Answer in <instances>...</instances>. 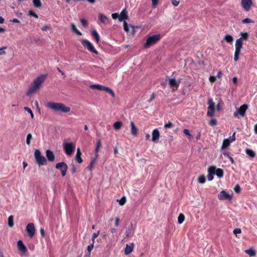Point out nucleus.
<instances>
[{
  "instance_id": "f257e3e1",
  "label": "nucleus",
  "mask_w": 257,
  "mask_h": 257,
  "mask_svg": "<svg viewBox=\"0 0 257 257\" xmlns=\"http://www.w3.org/2000/svg\"><path fill=\"white\" fill-rule=\"evenodd\" d=\"M47 78V75H41L35 78L31 86L28 89L26 95L30 96L34 93L37 90L39 89L42 83L44 82Z\"/></svg>"
},
{
  "instance_id": "f03ea898",
  "label": "nucleus",
  "mask_w": 257,
  "mask_h": 257,
  "mask_svg": "<svg viewBox=\"0 0 257 257\" xmlns=\"http://www.w3.org/2000/svg\"><path fill=\"white\" fill-rule=\"evenodd\" d=\"M46 106L55 111H58L63 113L68 112L71 110L70 107L67 106L62 103L50 102L47 104Z\"/></svg>"
},
{
  "instance_id": "7ed1b4c3",
  "label": "nucleus",
  "mask_w": 257,
  "mask_h": 257,
  "mask_svg": "<svg viewBox=\"0 0 257 257\" xmlns=\"http://www.w3.org/2000/svg\"><path fill=\"white\" fill-rule=\"evenodd\" d=\"M34 157L37 163L39 166L46 165L47 164V160L45 157L42 155L40 150H35L34 153Z\"/></svg>"
},
{
  "instance_id": "20e7f679",
  "label": "nucleus",
  "mask_w": 257,
  "mask_h": 257,
  "mask_svg": "<svg viewBox=\"0 0 257 257\" xmlns=\"http://www.w3.org/2000/svg\"><path fill=\"white\" fill-rule=\"evenodd\" d=\"M161 39L160 34H156L151 36H148L146 40V42L144 45L146 48H148L150 46L156 43Z\"/></svg>"
},
{
  "instance_id": "39448f33",
  "label": "nucleus",
  "mask_w": 257,
  "mask_h": 257,
  "mask_svg": "<svg viewBox=\"0 0 257 257\" xmlns=\"http://www.w3.org/2000/svg\"><path fill=\"white\" fill-rule=\"evenodd\" d=\"M208 111L207 115L209 117H213L214 114L215 104L211 98L208 99Z\"/></svg>"
},
{
  "instance_id": "423d86ee",
  "label": "nucleus",
  "mask_w": 257,
  "mask_h": 257,
  "mask_svg": "<svg viewBox=\"0 0 257 257\" xmlns=\"http://www.w3.org/2000/svg\"><path fill=\"white\" fill-rule=\"evenodd\" d=\"M170 87L173 91L177 90L180 83V81H177L174 78H168L166 80Z\"/></svg>"
},
{
  "instance_id": "0eeeda50",
  "label": "nucleus",
  "mask_w": 257,
  "mask_h": 257,
  "mask_svg": "<svg viewBox=\"0 0 257 257\" xmlns=\"http://www.w3.org/2000/svg\"><path fill=\"white\" fill-rule=\"evenodd\" d=\"M56 168L61 170V174L63 177L65 176L68 169V166L65 162H60L57 163L55 166Z\"/></svg>"
},
{
  "instance_id": "6e6552de",
  "label": "nucleus",
  "mask_w": 257,
  "mask_h": 257,
  "mask_svg": "<svg viewBox=\"0 0 257 257\" xmlns=\"http://www.w3.org/2000/svg\"><path fill=\"white\" fill-rule=\"evenodd\" d=\"M82 45L86 47L88 50L90 52L95 53V54H98V52L94 49L92 44L87 40H82L81 41Z\"/></svg>"
},
{
  "instance_id": "1a4fd4ad",
  "label": "nucleus",
  "mask_w": 257,
  "mask_h": 257,
  "mask_svg": "<svg viewBox=\"0 0 257 257\" xmlns=\"http://www.w3.org/2000/svg\"><path fill=\"white\" fill-rule=\"evenodd\" d=\"M248 108V105L247 104H243L239 108L237 109L236 111L234 112V116L237 117L238 114H240L241 116L245 115V112Z\"/></svg>"
},
{
  "instance_id": "9d476101",
  "label": "nucleus",
  "mask_w": 257,
  "mask_h": 257,
  "mask_svg": "<svg viewBox=\"0 0 257 257\" xmlns=\"http://www.w3.org/2000/svg\"><path fill=\"white\" fill-rule=\"evenodd\" d=\"M26 230L30 238H32L36 232V229L33 223H29L26 228Z\"/></svg>"
},
{
  "instance_id": "9b49d317",
  "label": "nucleus",
  "mask_w": 257,
  "mask_h": 257,
  "mask_svg": "<svg viewBox=\"0 0 257 257\" xmlns=\"http://www.w3.org/2000/svg\"><path fill=\"white\" fill-rule=\"evenodd\" d=\"M252 4V0H241V5L246 12L250 10Z\"/></svg>"
},
{
  "instance_id": "f8f14e48",
  "label": "nucleus",
  "mask_w": 257,
  "mask_h": 257,
  "mask_svg": "<svg viewBox=\"0 0 257 257\" xmlns=\"http://www.w3.org/2000/svg\"><path fill=\"white\" fill-rule=\"evenodd\" d=\"M235 51L234 53V60L235 61H237L239 59V56L240 53L241 49L242 47V45L239 43V41L235 42Z\"/></svg>"
},
{
  "instance_id": "ddd939ff",
  "label": "nucleus",
  "mask_w": 257,
  "mask_h": 257,
  "mask_svg": "<svg viewBox=\"0 0 257 257\" xmlns=\"http://www.w3.org/2000/svg\"><path fill=\"white\" fill-rule=\"evenodd\" d=\"M74 147L71 143L64 144V149L66 154L71 155L74 151Z\"/></svg>"
},
{
  "instance_id": "4468645a",
  "label": "nucleus",
  "mask_w": 257,
  "mask_h": 257,
  "mask_svg": "<svg viewBox=\"0 0 257 257\" xmlns=\"http://www.w3.org/2000/svg\"><path fill=\"white\" fill-rule=\"evenodd\" d=\"M208 175L207 179L209 181H211L213 179V175L215 173V166H211L208 168Z\"/></svg>"
},
{
  "instance_id": "2eb2a0df",
  "label": "nucleus",
  "mask_w": 257,
  "mask_h": 257,
  "mask_svg": "<svg viewBox=\"0 0 257 257\" xmlns=\"http://www.w3.org/2000/svg\"><path fill=\"white\" fill-rule=\"evenodd\" d=\"M218 198L219 200L231 199L232 198V196H230L229 194L227 193L226 191L223 190L221 191L218 195Z\"/></svg>"
},
{
  "instance_id": "dca6fc26",
  "label": "nucleus",
  "mask_w": 257,
  "mask_h": 257,
  "mask_svg": "<svg viewBox=\"0 0 257 257\" xmlns=\"http://www.w3.org/2000/svg\"><path fill=\"white\" fill-rule=\"evenodd\" d=\"M123 27H124V30L125 32H131L132 34H133V35L135 34V27L134 26H128L127 24V23L124 21H123Z\"/></svg>"
},
{
  "instance_id": "f3484780",
  "label": "nucleus",
  "mask_w": 257,
  "mask_h": 257,
  "mask_svg": "<svg viewBox=\"0 0 257 257\" xmlns=\"http://www.w3.org/2000/svg\"><path fill=\"white\" fill-rule=\"evenodd\" d=\"M240 35L241 37L240 38H239V39H237L236 41V42H237V41H239V43H240L241 44V45H242V44H243L242 41L243 40H247L248 38L249 35H248V33L247 32H245V33L241 32L240 33Z\"/></svg>"
},
{
  "instance_id": "a211bd4d",
  "label": "nucleus",
  "mask_w": 257,
  "mask_h": 257,
  "mask_svg": "<svg viewBox=\"0 0 257 257\" xmlns=\"http://www.w3.org/2000/svg\"><path fill=\"white\" fill-rule=\"evenodd\" d=\"M46 156L49 161L53 162L55 160V157L52 151L50 150H46Z\"/></svg>"
},
{
  "instance_id": "6ab92c4d",
  "label": "nucleus",
  "mask_w": 257,
  "mask_h": 257,
  "mask_svg": "<svg viewBox=\"0 0 257 257\" xmlns=\"http://www.w3.org/2000/svg\"><path fill=\"white\" fill-rule=\"evenodd\" d=\"M160 134V132L158 129H155L152 132V141L154 142H156L158 141Z\"/></svg>"
},
{
  "instance_id": "aec40b11",
  "label": "nucleus",
  "mask_w": 257,
  "mask_h": 257,
  "mask_svg": "<svg viewBox=\"0 0 257 257\" xmlns=\"http://www.w3.org/2000/svg\"><path fill=\"white\" fill-rule=\"evenodd\" d=\"M18 247L20 251L23 253H25L27 251L26 246L24 245L21 240H19L17 242Z\"/></svg>"
},
{
  "instance_id": "412c9836",
  "label": "nucleus",
  "mask_w": 257,
  "mask_h": 257,
  "mask_svg": "<svg viewBox=\"0 0 257 257\" xmlns=\"http://www.w3.org/2000/svg\"><path fill=\"white\" fill-rule=\"evenodd\" d=\"M134 247V244L133 242L130 243V244H127L124 249L125 254L128 255L130 254L132 252Z\"/></svg>"
},
{
  "instance_id": "4be33fe9",
  "label": "nucleus",
  "mask_w": 257,
  "mask_h": 257,
  "mask_svg": "<svg viewBox=\"0 0 257 257\" xmlns=\"http://www.w3.org/2000/svg\"><path fill=\"white\" fill-rule=\"evenodd\" d=\"M128 18V16L127 14V11L125 9H123L120 15L118 16V20L120 22L124 21V20L127 19Z\"/></svg>"
},
{
  "instance_id": "5701e85b",
  "label": "nucleus",
  "mask_w": 257,
  "mask_h": 257,
  "mask_svg": "<svg viewBox=\"0 0 257 257\" xmlns=\"http://www.w3.org/2000/svg\"><path fill=\"white\" fill-rule=\"evenodd\" d=\"M131 134L133 136H136L138 135L139 130L135 124L134 121L131 122Z\"/></svg>"
},
{
  "instance_id": "b1692460",
  "label": "nucleus",
  "mask_w": 257,
  "mask_h": 257,
  "mask_svg": "<svg viewBox=\"0 0 257 257\" xmlns=\"http://www.w3.org/2000/svg\"><path fill=\"white\" fill-rule=\"evenodd\" d=\"M81 152L80 148H78L77 149V152L75 156V160L79 164H81L82 162V159L81 158Z\"/></svg>"
},
{
  "instance_id": "393cba45",
  "label": "nucleus",
  "mask_w": 257,
  "mask_h": 257,
  "mask_svg": "<svg viewBox=\"0 0 257 257\" xmlns=\"http://www.w3.org/2000/svg\"><path fill=\"white\" fill-rule=\"evenodd\" d=\"M98 19L101 23H105L108 21L107 17L102 13L98 14Z\"/></svg>"
},
{
  "instance_id": "a878e982",
  "label": "nucleus",
  "mask_w": 257,
  "mask_h": 257,
  "mask_svg": "<svg viewBox=\"0 0 257 257\" xmlns=\"http://www.w3.org/2000/svg\"><path fill=\"white\" fill-rule=\"evenodd\" d=\"M230 143L231 141H230L229 139H224L223 141L221 149L222 150L226 149L230 145Z\"/></svg>"
},
{
  "instance_id": "bb28decb",
  "label": "nucleus",
  "mask_w": 257,
  "mask_h": 257,
  "mask_svg": "<svg viewBox=\"0 0 257 257\" xmlns=\"http://www.w3.org/2000/svg\"><path fill=\"white\" fill-rule=\"evenodd\" d=\"M223 174H224V172L222 169H220V168L216 169V167H215V174H216L218 177L222 178L223 176Z\"/></svg>"
},
{
  "instance_id": "cd10ccee",
  "label": "nucleus",
  "mask_w": 257,
  "mask_h": 257,
  "mask_svg": "<svg viewBox=\"0 0 257 257\" xmlns=\"http://www.w3.org/2000/svg\"><path fill=\"white\" fill-rule=\"evenodd\" d=\"M92 35L96 40L97 43H98L99 42V36L96 30H93L92 31Z\"/></svg>"
},
{
  "instance_id": "c85d7f7f",
  "label": "nucleus",
  "mask_w": 257,
  "mask_h": 257,
  "mask_svg": "<svg viewBox=\"0 0 257 257\" xmlns=\"http://www.w3.org/2000/svg\"><path fill=\"white\" fill-rule=\"evenodd\" d=\"M245 152L247 155L251 158H254L255 156V154L253 151L249 149H246Z\"/></svg>"
},
{
  "instance_id": "c756f323",
  "label": "nucleus",
  "mask_w": 257,
  "mask_h": 257,
  "mask_svg": "<svg viewBox=\"0 0 257 257\" xmlns=\"http://www.w3.org/2000/svg\"><path fill=\"white\" fill-rule=\"evenodd\" d=\"M122 125V123L121 121H116L113 124V127L115 130H118L121 128Z\"/></svg>"
},
{
  "instance_id": "7c9ffc66",
  "label": "nucleus",
  "mask_w": 257,
  "mask_h": 257,
  "mask_svg": "<svg viewBox=\"0 0 257 257\" xmlns=\"http://www.w3.org/2000/svg\"><path fill=\"white\" fill-rule=\"evenodd\" d=\"M224 40H225L228 43H231L233 41V38L230 35H226L224 38Z\"/></svg>"
},
{
  "instance_id": "2f4dec72",
  "label": "nucleus",
  "mask_w": 257,
  "mask_h": 257,
  "mask_svg": "<svg viewBox=\"0 0 257 257\" xmlns=\"http://www.w3.org/2000/svg\"><path fill=\"white\" fill-rule=\"evenodd\" d=\"M245 252L248 254L250 256H254L255 255V251L254 249L250 248L245 250Z\"/></svg>"
},
{
  "instance_id": "473e14b6",
  "label": "nucleus",
  "mask_w": 257,
  "mask_h": 257,
  "mask_svg": "<svg viewBox=\"0 0 257 257\" xmlns=\"http://www.w3.org/2000/svg\"><path fill=\"white\" fill-rule=\"evenodd\" d=\"M8 225L10 227L14 226V217L13 215H11L8 218Z\"/></svg>"
},
{
  "instance_id": "72a5a7b5",
  "label": "nucleus",
  "mask_w": 257,
  "mask_h": 257,
  "mask_svg": "<svg viewBox=\"0 0 257 257\" xmlns=\"http://www.w3.org/2000/svg\"><path fill=\"white\" fill-rule=\"evenodd\" d=\"M34 6L37 8L41 7L42 4L40 0H33Z\"/></svg>"
},
{
  "instance_id": "f704fd0d",
  "label": "nucleus",
  "mask_w": 257,
  "mask_h": 257,
  "mask_svg": "<svg viewBox=\"0 0 257 257\" xmlns=\"http://www.w3.org/2000/svg\"><path fill=\"white\" fill-rule=\"evenodd\" d=\"M71 26L72 29L74 33L79 36L82 35V33L77 29L75 25L74 24H71Z\"/></svg>"
},
{
  "instance_id": "c9c22d12",
  "label": "nucleus",
  "mask_w": 257,
  "mask_h": 257,
  "mask_svg": "<svg viewBox=\"0 0 257 257\" xmlns=\"http://www.w3.org/2000/svg\"><path fill=\"white\" fill-rule=\"evenodd\" d=\"M206 179L204 175H200L198 178V182L200 184H203L205 182Z\"/></svg>"
},
{
  "instance_id": "e433bc0d",
  "label": "nucleus",
  "mask_w": 257,
  "mask_h": 257,
  "mask_svg": "<svg viewBox=\"0 0 257 257\" xmlns=\"http://www.w3.org/2000/svg\"><path fill=\"white\" fill-rule=\"evenodd\" d=\"M33 137L31 134H29L27 136L26 139V143L28 145H30L31 144V140H32Z\"/></svg>"
},
{
  "instance_id": "4c0bfd02",
  "label": "nucleus",
  "mask_w": 257,
  "mask_h": 257,
  "mask_svg": "<svg viewBox=\"0 0 257 257\" xmlns=\"http://www.w3.org/2000/svg\"><path fill=\"white\" fill-rule=\"evenodd\" d=\"M184 219H185L184 215L182 213L180 214L178 216V223L179 224H181L184 221Z\"/></svg>"
},
{
  "instance_id": "58836bf2",
  "label": "nucleus",
  "mask_w": 257,
  "mask_h": 257,
  "mask_svg": "<svg viewBox=\"0 0 257 257\" xmlns=\"http://www.w3.org/2000/svg\"><path fill=\"white\" fill-rule=\"evenodd\" d=\"M104 91H106L107 92H108V93H109L110 94H111V95L113 97H115V94H114V93L113 92V91L110 89L109 88V87H105V89H104Z\"/></svg>"
},
{
  "instance_id": "ea45409f",
  "label": "nucleus",
  "mask_w": 257,
  "mask_h": 257,
  "mask_svg": "<svg viewBox=\"0 0 257 257\" xmlns=\"http://www.w3.org/2000/svg\"><path fill=\"white\" fill-rule=\"evenodd\" d=\"M101 146V140L100 139H98L97 141L96 147L95 149V152L96 153H98Z\"/></svg>"
},
{
  "instance_id": "a19ab883",
  "label": "nucleus",
  "mask_w": 257,
  "mask_h": 257,
  "mask_svg": "<svg viewBox=\"0 0 257 257\" xmlns=\"http://www.w3.org/2000/svg\"><path fill=\"white\" fill-rule=\"evenodd\" d=\"M183 133H184V134L185 135H186L188 137L189 139L191 140V139H193V136L190 134L188 130H187V129L184 130Z\"/></svg>"
},
{
  "instance_id": "79ce46f5",
  "label": "nucleus",
  "mask_w": 257,
  "mask_h": 257,
  "mask_svg": "<svg viewBox=\"0 0 257 257\" xmlns=\"http://www.w3.org/2000/svg\"><path fill=\"white\" fill-rule=\"evenodd\" d=\"M117 201L119 202V204L120 205H123L124 204V203L126 202V198L125 196H123L121 197V198L119 200H117Z\"/></svg>"
},
{
  "instance_id": "37998d69",
  "label": "nucleus",
  "mask_w": 257,
  "mask_h": 257,
  "mask_svg": "<svg viewBox=\"0 0 257 257\" xmlns=\"http://www.w3.org/2000/svg\"><path fill=\"white\" fill-rule=\"evenodd\" d=\"M242 23L243 24L246 23H254V21L250 19L245 18L242 20Z\"/></svg>"
},
{
  "instance_id": "c03bdc74",
  "label": "nucleus",
  "mask_w": 257,
  "mask_h": 257,
  "mask_svg": "<svg viewBox=\"0 0 257 257\" xmlns=\"http://www.w3.org/2000/svg\"><path fill=\"white\" fill-rule=\"evenodd\" d=\"M132 228H133V224H131V227L126 230L125 234H126V237H129L131 235V233H132Z\"/></svg>"
},
{
  "instance_id": "a18cd8bd",
  "label": "nucleus",
  "mask_w": 257,
  "mask_h": 257,
  "mask_svg": "<svg viewBox=\"0 0 257 257\" xmlns=\"http://www.w3.org/2000/svg\"><path fill=\"white\" fill-rule=\"evenodd\" d=\"M24 109L27 111L28 112H29V113H30L31 114V116L32 117V118H34V114L32 111V110L29 108L28 107H24Z\"/></svg>"
},
{
  "instance_id": "49530a36",
  "label": "nucleus",
  "mask_w": 257,
  "mask_h": 257,
  "mask_svg": "<svg viewBox=\"0 0 257 257\" xmlns=\"http://www.w3.org/2000/svg\"><path fill=\"white\" fill-rule=\"evenodd\" d=\"M28 15L30 16H33L36 18H38V16L33 10H30Z\"/></svg>"
},
{
  "instance_id": "de8ad7c7",
  "label": "nucleus",
  "mask_w": 257,
  "mask_h": 257,
  "mask_svg": "<svg viewBox=\"0 0 257 257\" xmlns=\"http://www.w3.org/2000/svg\"><path fill=\"white\" fill-rule=\"evenodd\" d=\"M95 159L94 158L93 159L91 162H90V165H89V166L88 167V168L89 170H91L93 168V164H95Z\"/></svg>"
},
{
  "instance_id": "09e8293b",
  "label": "nucleus",
  "mask_w": 257,
  "mask_h": 257,
  "mask_svg": "<svg viewBox=\"0 0 257 257\" xmlns=\"http://www.w3.org/2000/svg\"><path fill=\"white\" fill-rule=\"evenodd\" d=\"M80 22L81 23V25L84 26V27H86L87 26V21L85 19H81L80 20Z\"/></svg>"
},
{
  "instance_id": "8fccbe9b",
  "label": "nucleus",
  "mask_w": 257,
  "mask_h": 257,
  "mask_svg": "<svg viewBox=\"0 0 257 257\" xmlns=\"http://www.w3.org/2000/svg\"><path fill=\"white\" fill-rule=\"evenodd\" d=\"M99 234V231H98L96 233H94L92 236V242H94V239H95V238H96Z\"/></svg>"
},
{
  "instance_id": "3c124183",
  "label": "nucleus",
  "mask_w": 257,
  "mask_h": 257,
  "mask_svg": "<svg viewBox=\"0 0 257 257\" xmlns=\"http://www.w3.org/2000/svg\"><path fill=\"white\" fill-rule=\"evenodd\" d=\"M173 126V123L169 121L167 123H166L165 124L164 127L165 128H169L172 127Z\"/></svg>"
},
{
  "instance_id": "603ef678",
  "label": "nucleus",
  "mask_w": 257,
  "mask_h": 257,
  "mask_svg": "<svg viewBox=\"0 0 257 257\" xmlns=\"http://www.w3.org/2000/svg\"><path fill=\"white\" fill-rule=\"evenodd\" d=\"M234 190L237 193H239L240 192L241 188L239 185L237 184L235 185Z\"/></svg>"
},
{
  "instance_id": "864d4df0",
  "label": "nucleus",
  "mask_w": 257,
  "mask_h": 257,
  "mask_svg": "<svg viewBox=\"0 0 257 257\" xmlns=\"http://www.w3.org/2000/svg\"><path fill=\"white\" fill-rule=\"evenodd\" d=\"M100 85L99 84H92L90 85V88L92 89H95L99 90Z\"/></svg>"
},
{
  "instance_id": "5fc2aeb1",
  "label": "nucleus",
  "mask_w": 257,
  "mask_h": 257,
  "mask_svg": "<svg viewBox=\"0 0 257 257\" xmlns=\"http://www.w3.org/2000/svg\"><path fill=\"white\" fill-rule=\"evenodd\" d=\"M233 232L234 234H235L236 235L237 234H239L241 232V230L240 228H237L233 230Z\"/></svg>"
},
{
  "instance_id": "6e6d98bb",
  "label": "nucleus",
  "mask_w": 257,
  "mask_h": 257,
  "mask_svg": "<svg viewBox=\"0 0 257 257\" xmlns=\"http://www.w3.org/2000/svg\"><path fill=\"white\" fill-rule=\"evenodd\" d=\"M94 246V242H92V243L87 246V250L90 254L91 251L93 249Z\"/></svg>"
},
{
  "instance_id": "4d7b16f0",
  "label": "nucleus",
  "mask_w": 257,
  "mask_h": 257,
  "mask_svg": "<svg viewBox=\"0 0 257 257\" xmlns=\"http://www.w3.org/2000/svg\"><path fill=\"white\" fill-rule=\"evenodd\" d=\"M7 49V47L6 46H5V47H3L2 48H0V55H5L6 54V52L5 51H4V50Z\"/></svg>"
},
{
  "instance_id": "13d9d810",
  "label": "nucleus",
  "mask_w": 257,
  "mask_h": 257,
  "mask_svg": "<svg viewBox=\"0 0 257 257\" xmlns=\"http://www.w3.org/2000/svg\"><path fill=\"white\" fill-rule=\"evenodd\" d=\"M216 123H217V121L215 119H212L209 122V124L211 126L215 125L216 124Z\"/></svg>"
},
{
  "instance_id": "bf43d9fd",
  "label": "nucleus",
  "mask_w": 257,
  "mask_h": 257,
  "mask_svg": "<svg viewBox=\"0 0 257 257\" xmlns=\"http://www.w3.org/2000/svg\"><path fill=\"white\" fill-rule=\"evenodd\" d=\"M235 133H234L232 135V136L231 137H230L228 139L230 140V141H231V143L235 140Z\"/></svg>"
},
{
  "instance_id": "052dcab7",
  "label": "nucleus",
  "mask_w": 257,
  "mask_h": 257,
  "mask_svg": "<svg viewBox=\"0 0 257 257\" xmlns=\"http://www.w3.org/2000/svg\"><path fill=\"white\" fill-rule=\"evenodd\" d=\"M159 0H152L153 7L155 8L158 4Z\"/></svg>"
},
{
  "instance_id": "680f3d73",
  "label": "nucleus",
  "mask_w": 257,
  "mask_h": 257,
  "mask_svg": "<svg viewBox=\"0 0 257 257\" xmlns=\"http://www.w3.org/2000/svg\"><path fill=\"white\" fill-rule=\"evenodd\" d=\"M172 4L174 6H178V5L179 4V1H178L177 0H172Z\"/></svg>"
},
{
  "instance_id": "e2e57ef3",
  "label": "nucleus",
  "mask_w": 257,
  "mask_h": 257,
  "mask_svg": "<svg viewBox=\"0 0 257 257\" xmlns=\"http://www.w3.org/2000/svg\"><path fill=\"white\" fill-rule=\"evenodd\" d=\"M209 81L212 83L215 82L216 81V77L214 76H210L209 77Z\"/></svg>"
},
{
  "instance_id": "0e129e2a",
  "label": "nucleus",
  "mask_w": 257,
  "mask_h": 257,
  "mask_svg": "<svg viewBox=\"0 0 257 257\" xmlns=\"http://www.w3.org/2000/svg\"><path fill=\"white\" fill-rule=\"evenodd\" d=\"M51 29V27H49L48 26H44L42 28V30L43 31H47V30H50Z\"/></svg>"
},
{
  "instance_id": "69168bd1",
  "label": "nucleus",
  "mask_w": 257,
  "mask_h": 257,
  "mask_svg": "<svg viewBox=\"0 0 257 257\" xmlns=\"http://www.w3.org/2000/svg\"><path fill=\"white\" fill-rule=\"evenodd\" d=\"M71 166L72 173L73 174V173H75V172H76V168L73 164H71Z\"/></svg>"
},
{
  "instance_id": "338daca9",
  "label": "nucleus",
  "mask_w": 257,
  "mask_h": 257,
  "mask_svg": "<svg viewBox=\"0 0 257 257\" xmlns=\"http://www.w3.org/2000/svg\"><path fill=\"white\" fill-rule=\"evenodd\" d=\"M40 233H41V236L42 237H44L45 236V231H44V229L42 228H41L40 229Z\"/></svg>"
},
{
  "instance_id": "774afa93",
  "label": "nucleus",
  "mask_w": 257,
  "mask_h": 257,
  "mask_svg": "<svg viewBox=\"0 0 257 257\" xmlns=\"http://www.w3.org/2000/svg\"><path fill=\"white\" fill-rule=\"evenodd\" d=\"M155 94H154V93H153L151 96V98L150 99V100H149V102H151L155 98Z\"/></svg>"
}]
</instances>
